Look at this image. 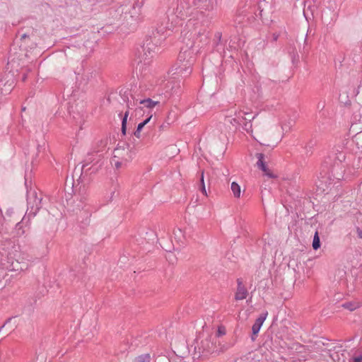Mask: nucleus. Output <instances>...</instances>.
Listing matches in <instances>:
<instances>
[{"mask_svg":"<svg viewBox=\"0 0 362 362\" xmlns=\"http://www.w3.org/2000/svg\"><path fill=\"white\" fill-rule=\"evenodd\" d=\"M144 126L145 125L142 122L139 123L137 127V132H141Z\"/></svg>","mask_w":362,"mask_h":362,"instance_id":"21","label":"nucleus"},{"mask_svg":"<svg viewBox=\"0 0 362 362\" xmlns=\"http://www.w3.org/2000/svg\"><path fill=\"white\" fill-rule=\"evenodd\" d=\"M320 247V240L318 235V232H315L313 241V247L314 250H317Z\"/></svg>","mask_w":362,"mask_h":362,"instance_id":"13","label":"nucleus"},{"mask_svg":"<svg viewBox=\"0 0 362 362\" xmlns=\"http://www.w3.org/2000/svg\"><path fill=\"white\" fill-rule=\"evenodd\" d=\"M9 269L13 272H21L28 268V256L21 252H15L8 257Z\"/></svg>","mask_w":362,"mask_h":362,"instance_id":"2","label":"nucleus"},{"mask_svg":"<svg viewBox=\"0 0 362 362\" xmlns=\"http://www.w3.org/2000/svg\"><path fill=\"white\" fill-rule=\"evenodd\" d=\"M251 113L248 111H245V110H239L238 111H236L235 113V115L236 117H242L243 119H247V116L250 115Z\"/></svg>","mask_w":362,"mask_h":362,"instance_id":"12","label":"nucleus"},{"mask_svg":"<svg viewBox=\"0 0 362 362\" xmlns=\"http://www.w3.org/2000/svg\"><path fill=\"white\" fill-rule=\"evenodd\" d=\"M230 189L234 197L239 199L241 197V187L236 182H233L230 185Z\"/></svg>","mask_w":362,"mask_h":362,"instance_id":"10","label":"nucleus"},{"mask_svg":"<svg viewBox=\"0 0 362 362\" xmlns=\"http://www.w3.org/2000/svg\"><path fill=\"white\" fill-rule=\"evenodd\" d=\"M296 122L293 119L288 117L281 122V128L284 134L291 132L295 126Z\"/></svg>","mask_w":362,"mask_h":362,"instance_id":"7","label":"nucleus"},{"mask_svg":"<svg viewBox=\"0 0 362 362\" xmlns=\"http://www.w3.org/2000/svg\"><path fill=\"white\" fill-rule=\"evenodd\" d=\"M134 135L137 137V138H139L140 136V132H137V129L136 130V132H134Z\"/></svg>","mask_w":362,"mask_h":362,"instance_id":"25","label":"nucleus"},{"mask_svg":"<svg viewBox=\"0 0 362 362\" xmlns=\"http://www.w3.org/2000/svg\"><path fill=\"white\" fill-rule=\"evenodd\" d=\"M134 362H150V356L148 354L139 356L134 359Z\"/></svg>","mask_w":362,"mask_h":362,"instance_id":"14","label":"nucleus"},{"mask_svg":"<svg viewBox=\"0 0 362 362\" xmlns=\"http://www.w3.org/2000/svg\"><path fill=\"white\" fill-rule=\"evenodd\" d=\"M218 129L221 130L224 134L225 136H226L227 133H228L230 130L226 127L225 124H219L218 125Z\"/></svg>","mask_w":362,"mask_h":362,"instance_id":"15","label":"nucleus"},{"mask_svg":"<svg viewBox=\"0 0 362 362\" xmlns=\"http://www.w3.org/2000/svg\"><path fill=\"white\" fill-rule=\"evenodd\" d=\"M355 137L357 144L362 147V132L357 134Z\"/></svg>","mask_w":362,"mask_h":362,"instance_id":"17","label":"nucleus"},{"mask_svg":"<svg viewBox=\"0 0 362 362\" xmlns=\"http://www.w3.org/2000/svg\"><path fill=\"white\" fill-rule=\"evenodd\" d=\"M226 334V329L224 327H218L217 330V336L221 337Z\"/></svg>","mask_w":362,"mask_h":362,"instance_id":"18","label":"nucleus"},{"mask_svg":"<svg viewBox=\"0 0 362 362\" xmlns=\"http://www.w3.org/2000/svg\"><path fill=\"white\" fill-rule=\"evenodd\" d=\"M157 42V41L156 42H153L152 40H146L144 45V50L148 51L149 54H151V52H155L158 49Z\"/></svg>","mask_w":362,"mask_h":362,"instance_id":"9","label":"nucleus"},{"mask_svg":"<svg viewBox=\"0 0 362 362\" xmlns=\"http://www.w3.org/2000/svg\"><path fill=\"white\" fill-rule=\"evenodd\" d=\"M244 129L262 145L269 147L276 146L283 137L277 134L264 119L257 120L254 124V128L252 124L246 123Z\"/></svg>","mask_w":362,"mask_h":362,"instance_id":"1","label":"nucleus"},{"mask_svg":"<svg viewBox=\"0 0 362 362\" xmlns=\"http://www.w3.org/2000/svg\"><path fill=\"white\" fill-rule=\"evenodd\" d=\"M151 117H152V115H150L149 117L146 120H144L142 123L144 125H146L151 120Z\"/></svg>","mask_w":362,"mask_h":362,"instance_id":"24","label":"nucleus"},{"mask_svg":"<svg viewBox=\"0 0 362 362\" xmlns=\"http://www.w3.org/2000/svg\"><path fill=\"white\" fill-rule=\"evenodd\" d=\"M359 236H360L361 238H362V235H359Z\"/></svg>","mask_w":362,"mask_h":362,"instance_id":"26","label":"nucleus"},{"mask_svg":"<svg viewBox=\"0 0 362 362\" xmlns=\"http://www.w3.org/2000/svg\"><path fill=\"white\" fill-rule=\"evenodd\" d=\"M139 104L141 105L142 106L141 107H139L137 108H136L135 110V115L136 116L139 113H140L141 110L143 109V108H146V109H148V110H152L153 108H154L157 105L159 104V101H155V100H153L151 98H147V99H145V100H142L139 102Z\"/></svg>","mask_w":362,"mask_h":362,"instance_id":"5","label":"nucleus"},{"mask_svg":"<svg viewBox=\"0 0 362 362\" xmlns=\"http://www.w3.org/2000/svg\"><path fill=\"white\" fill-rule=\"evenodd\" d=\"M256 156L258 159L257 165L258 168H259L264 173V175L271 178L276 177V175L273 173L272 170L269 169L265 164L264 160V155L262 153H257Z\"/></svg>","mask_w":362,"mask_h":362,"instance_id":"4","label":"nucleus"},{"mask_svg":"<svg viewBox=\"0 0 362 362\" xmlns=\"http://www.w3.org/2000/svg\"><path fill=\"white\" fill-rule=\"evenodd\" d=\"M233 121L235 124H239V121H238L236 118L233 119ZM226 122H230V124H233V122H232V119H228L226 120Z\"/></svg>","mask_w":362,"mask_h":362,"instance_id":"22","label":"nucleus"},{"mask_svg":"<svg viewBox=\"0 0 362 362\" xmlns=\"http://www.w3.org/2000/svg\"><path fill=\"white\" fill-rule=\"evenodd\" d=\"M129 113H130V107H129V106H128L127 110H126V112L124 113V115L122 118V132L123 134H126L127 122V118L129 115Z\"/></svg>","mask_w":362,"mask_h":362,"instance_id":"11","label":"nucleus"},{"mask_svg":"<svg viewBox=\"0 0 362 362\" xmlns=\"http://www.w3.org/2000/svg\"><path fill=\"white\" fill-rule=\"evenodd\" d=\"M201 182H202V192L204 195L207 196V193H206V190L205 185H204V172L202 173Z\"/></svg>","mask_w":362,"mask_h":362,"instance_id":"16","label":"nucleus"},{"mask_svg":"<svg viewBox=\"0 0 362 362\" xmlns=\"http://www.w3.org/2000/svg\"><path fill=\"white\" fill-rule=\"evenodd\" d=\"M198 349L200 354L206 356L216 351V343L211 337H206L200 341Z\"/></svg>","mask_w":362,"mask_h":362,"instance_id":"3","label":"nucleus"},{"mask_svg":"<svg viewBox=\"0 0 362 362\" xmlns=\"http://www.w3.org/2000/svg\"><path fill=\"white\" fill-rule=\"evenodd\" d=\"M238 286L237 290L235 293V299L236 300H242L247 298L248 295V291L245 286L243 284V282L240 279H238L237 281Z\"/></svg>","mask_w":362,"mask_h":362,"instance_id":"6","label":"nucleus"},{"mask_svg":"<svg viewBox=\"0 0 362 362\" xmlns=\"http://www.w3.org/2000/svg\"><path fill=\"white\" fill-rule=\"evenodd\" d=\"M353 360H354V362H362V356L358 355V356H354Z\"/></svg>","mask_w":362,"mask_h":362,"instance_id":"20","label":"nucleus"},{"mask_svg":"<svg viewBox=\"0 0 362 362\" xmlns=\"http://www.w3.org/2000/svg\"><path fill=\"white\" fill-rule=\"evenodd\" d=\"M185 54H186V52H180V54H179V58H180V59H185Z\"/></svg>","mask_w":362,"mask_h":362,"instance_id":"23","label":"nucleus"},{"mask_svg":"<svg viewBox=\"0 0 362 362\" xmlns=\"http://www.w3.org/2000/svg\"><path fill=\"white\" fill-rule=\"evenodd\" d=\"M359 306H360V305H359V304H358V303H357V304H356V305H352V304H351V303H350V304H346V305H345V307H346V308H349L350 310H356V308H358Z\"/></svg>","mask_w":362,"mask_h":362,"instance_id":"19","label":"nucleus"},{"mask_svg":"<svg viewBox=\"0 0 362 362\" xmlns=\"http://www.w3.org/2000/svg\"><path fill=\"white\" fill-rule=\"evenodd\" d=\"M267 315V313L260 315L256 320L255 324L252 325V334L254 335H257L259 333L261 327L262 326L264 320H266Z\"/></svg>","mask_w":362,"mask_h":362,"instance_id":"8","label":"nucleus"}]
</instances>
